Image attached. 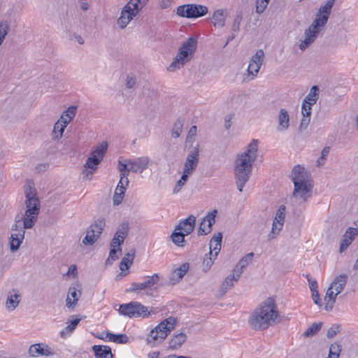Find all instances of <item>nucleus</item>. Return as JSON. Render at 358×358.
<instances>
[{
	"mask_svg": "<svg viewBox=\"0 0 358 358\" xmlns=\"http://www.w3.org/2000/svg\"><path fill=\"white\" fill-rule=\"evenodd\" d=\"M217 213V210H214L203 218L197 231L199 236L206 235L211 231L212 227L215 222Z\"/></svg>",
	"mask_w": 358,
	"mask_h": 358,
	"instance_id": "nucleus-13",
	"label": "nucleus"
},
{
	"mask_svg": "<svg viewBox=\"0 0 358 358\" xmlns=\"http://www.w3.org/2000/svg\"><path fill=\"white\" fill-rule=\"evenodd\" d=\"M187 236L184 232L180 230H176V228L171 235V239L177 246L182 247L185 242V236Z\"/></svg>",
	"mask_w": 358,
	"mask_h": 358,
	"instance_id": "nucleus-39",
	"label": "nucleus"
},
{
	"mask_svg": "<svg viewBox=\"0 0 358 358\" xmlns=\"http://www.w3.org/2000/svg\"><path fill=\"white\" fill-rule=\"evenodd\" d=\"M338 294H336V292L330 287L328 288L324 298L326 302L324 308L326 310L330 311L333 309Z\"/></svg>",
	"mask_w": 358,
	"mask_h": 358,
	"instance_id": "nucleus-36",
	"label": "nucleus"
},
{
	"mask_svg": "<svg viewBox=\"0 0 358 358\" xmlns=\"http://www.w3.org/2000/svg\"><path fill=\"white\" fill-rule=\"evenodd\" d=\"M312 105L313 104L308 103V102L303 101L301 107V113L303 116H310Z\"/></svg>",
	"mask_w": 358,
	"mask_h": 358,
	"instance_id": "nucleus-51",
	"label": "nucleus"
},
{
	"mask_svg": "<svg viewBox=\"0 0 358 358\" xmlns=\"http://www.w3.org/2000/svg\"><path fill=\"white\" fill-rule=\"evenodd\" d=\"M264 57V52L262 50H257L255 54L252 57L247 69L248 75L250 77V80L257 77L263 63Z\"/></svg>",
	"mask_w": 358,
	"mask_h": 358,
	"instance_id": "nucleus-12",
	"label": "nucleus"
},
{
	"mask_svg": "<svg viewBox=\"0 0 358 358\" xmlns=\"http://www.w3.org/2000/svg\"><path fill=\"white\" fill-rule=\"evenodd\" d=\"M184 121L182 120H178L174 125L173 128L171 131V136L173 138H178L180 136V133L182 132V129L183 127Z\"/></svg>",
	"mask_w": 358,
	"mask_h": 358,
	"instance_id": "nucleus-45",
	"label": "nucleus"
},
{
	"mask_svg": "<svg viewBox=\"0 0 358 358\" xmlns=\"http://www.w3.org/2000/svg\"><path fill=\"white\" fill-rule=\"evenodd\" d=\"M8 34V26L5 23H0V45Z\"/></svg>",
	"mask_w": 358,
	"mask_h": 358,
	"instance_id": "nucleus-53",
	"label": "nucleus"
},
{
	"mask_svg": "<svg viewBox=\"0 0 358 358\" xmlns=\"http://www.w3.org/2000/svg\"><path fill=\"white\" fill-rule=\"evenodd\" d=\"M173 0H161L160 7L163 9L168 8L171 6Z\"/></svg>",
	"mask_w": 358,
	"mask_h": 358,
	"instance_id": "nucleus-64",
	"label": "nucleus"
},
{
	"mask_svg": "<svg viewBox=\"0 0 358 358\" xmlns=\"http://www.w3.org/2000/svg\"><path fill=\"white\" fill-rule=\"evenodd\" d=\"M208 8L206 6L194 3H188L179 6L177 8L176 14L185 18H198L206 15Z\"/></svg>",
	"mask_w": 358,
	"mask_h": 358,
	"instance_id": "nucleus-9",
	"label": "nucleus"
},
{
	"mask_svg": "<svg viewBox=\"0 0 358 358\" xmlns=\"http://www.w3.org/2000/svg\"><path fill=\"white\" fill-rule=\"evenodd\" d=\"M319 88L317 86H313L308 94L304 99V102H308L310 104H315L318 99Z\"/></svg>",
	"mask_w": 358,
	"mask_h": 358,
	"instance_id": "nucleus-41",
	"label": "nucleus"
},
{
	"mask_svg": "<svg viewBox=\"0 0 358 358\" xmlns=\"http://www.w3.org/2000/svg\"><path fill=\"white\" fill-rule=\"evenodd\" d=\"M21 300V294L17 289H13L7 294L6 308L10 312L13 311L19 305Z\"/></svg>",
	"mask_w": 358,
	"mask_h": 358,
	"instance_id": "nucleus-19",
	"label": "nucleus"
},
{
	"mask_svg": "<svg viewBox=\"0 0 358 358\" xmlns=\"http://www.w3.org/2000/svg\"><path fill=\"white\" fill-rule=\"evenodd\" d=\"M243 19L242 12H238L234 17L231 25V30L233 32H238L240 31V24Z\"/></svg>",
	"mask_w": 358,
	"mask_h": 358,
	"instance_id": "nucleus-46",
	"label": "nucleus"
},
{
	"mask_svg": "<svg viewBox=\"0 0 358 358\" xmlns=\"http://www.w3.org/2000/svg\"><path fill=\"white\" fill-rule=\"evenodd\" d=\"M239 278V274H237L234 271L233 274L228 275L222 282L220 287L221 290L225 293L228 289H231L234 286V283L237 282Z\"/></svg>",
	"mask_w": 358,
	"mask_h": 358,
	"instance_id": "nucleus-35",
	"label": "nucleus"
},
{
	"mask_svg": "<svg viewBox=\"0 0 358 358\" xmlns=\"http://www.w3.org/2000/svg\"><path fill=\"white\" fill-rule=\"evenodd\" d=\"M352 241V238H348V237H345L344 235L343 238L340 244V252H342L344 250H345L348 248V247L351 244Z\"/></svg>",
	"mask_w": 358,
	"mask_h": 358,
	"instance_id": "nucleus-52",
	"label": "nucleus"
},
{
	"mask_svg": "<svg viewBox=\"0 0 358 358\" xmlns=\"http://www.w3.org/2000/svg\"><path fill=\"white\" fill-rule=\"evenodd\" d=\"M177 320L173 317H169L162 321L157 326L152 329L148 337L147 341L148 343H161L169 335V334L174 329Z\"/></svg>",
	"mask_w": 358,
	"mask_h": 358,
	"instance_id": "nucleus-7",
	"label": "nucleus"
},
{
	"mask_svg": "<svg viewBox=\"0 0 358 358\" xmlns=\"http://www.w3.org/2000/svg\"><path fill=\"white\" fill-rule=\"evenodd\" d=\"M215 259L213 256H210L208 254L206 255L202 264V269L204 272H207L211 268Z\"/></svg>",
	"mask_w": 358,
	"mask_h": 358,
	"instance_id": "nucleus-47",
	"label": "nucleus"
},
{
	"mask_svg": "<svg viewBox=\"0 0 358 358\" xmlns=\"http://www.w3.org/2000/svg\"><path fill=\"white\" fill-rule=\"evenodd\" d=\"M129 231V224L127 222H123L121 224L116 231L115 236L125 239Z\"/></svg>",
	"mask_w": 358,
	"mask_h": 358,
	"instance_id": "nucleus-44",
	"label": "nucleus"
},
{
	"mask_svg": "<svg viewBox=\"0 0 358 358\" xmlns=\"http://www.w3.org/2000/svg\"><path fill=\"white\" fill-rule=\"evenodd\" d=\"M124 238L117 237L114 235V237L110 243V248L120 247L124 243Z\"/></svg>",
	"mask_w": 358,
	"mask_h": 358,
	"instance_id": "nucleus-59",
	"label": "nucleus"
},
{
	"mask_svg": "<svg viewBox=\"0 0 358 358\" xmlns=\"http://www.w3.org/2000/svg\"><path fill=\"white\" fill-rule=\"evenodd\" d=\"M341 352V345L338 342L332 343L329 347V358H338Z\"/></svg>",
	"mask_w": 358,
	"mask_h": 358,
	"instance_id": "nucleus-42",
	"label": "nucleus"
},
{
	"mask_svg": "<svg viewBox=\"0 0 358 358\" xmlns=\"http://www.w3.org/2000/svg\"><path fill=\"white\" fill-rule=\"evenodd\" d=\"M80 318H76L71 321L70 324H69L66 327V329L69 332H72L76 327V326L80 322Z\"/></svg>",
	"mask_w": 358,
	"mask_h": 358,
	"instance_id": "nucleus-61",
	"label": "nucleus"
},
{
	"mask_svg": "<svg viewBox=\"0 0 358 358\" xmlns=\"http://www.w3.org/2000/svg\"><path fill=\"white\" fill-rule=\"evenodd\" d=\"M81 295V292L77 290L75 287H70L66 298V306L68 308H73Z\"/></svg>",
	"mask_w": 358,
	"mask_h": 358,
	"instance_id": "nucleus-30",
	"label": "nucleus"
},
{
	"mask_svg": "<svg viewBox=\"0 0 358 358\" xmlns=\"http://www.w3.org/2000/svg\"><path fill=\"white\" fill-rule=\"evenodd\" d=\"M279 314L275 299L270 297L262 302L248 319L250 327L254 330H264L274 325L278 320Z\"/></svg>",
	"mask_w": 358,
	"mask_h": 358,
	"instance_id": "nucleus-2",
	"label": "nucleus"
},
{
	"mask_svg": "<svg viewBox=\"0 0 358 358\" xmlns=\"http://www.w3.org/2000/svg\"><path fill=\"white\" fill-rule=\"evenodd\" d=\"M348 280V276L346 274H341L334 280L329 287L339 294L345 287Z\"/></svg>",
	"mask_w": 358,
	"mask_h": 358,
	"instance_id": "nucleus-23",
	"label": "nucleus"
},
{
	"mask_svg": "<svg viewBox=\"0 0 358 358\" xmlns=\"http://www.w3.org/2000/svg\"><path fill=\"white\" fill-rule=\"evenodd\" d=\"M329 153V148L325 147L323 148V150L321 152V156L317 161V164L318 166H320L324 164V161L326 159V157L328 156Z\"/></svg>",
	"mask_w": 358,
	"mask_h": 358,
	"instance_id": "nucleus-50",
	"label": "nucleus"
},
{
	"mask_svg": "<svg viewBox=\"0 0 358 358\" xmlns=\"http://www.w3.org/2000/svg\"><path fill=\"white\" fill-rule=\"evenodd\" d=\"M119 312L121 315L129 317H147L150 314L148 308L138 302H130L120 306Z\"/></svg>",
	"mask_w": 358,
	"mask_h": 358,
	"instance_id": "nucleus-11",
	"label": "nucleus"
},
{
	"mask_svg": "<svg viewBox=\"0 0 358 358\" xmlns=\"http://www.w3.org/2000/svg\"><path fill=\"white\" fill-rule=\"evenodd\" d=\"M341 331V326L338 324H334L327 331V337L328 338H334L338 333Z\"/></svg>",
	"mask_w": 358,
	"mask_h": 358,
	"instance_id": "nucleus-48",
	"label": "nucleus"
},
{
	"mask_svg": "<svg viewBox=\"0 0 358 358\" xmlns=\"http://www.w3.org/2000/svg\"><path fill=\"white\" fill-rule=\"evenodd\" d=\"M258 141L253 139L246 150L236 155L234 162V178L240 192L250 179L252 165L257 157Z\"/></svg>",
	"mask_w": 358,
	"mask_h": 358,
	"instance_id": "nucleus-1",
	"label": "nucleus"
},
{
	"mask_svg": "<svg viewBox=\"0 0 358 358\" xmlns=\"http://www.w3.org/2000/svg\"><path fill=\"white\" fill-rule=\"evenodd\" d=\"M196 217L194 215H190L186 219L180 221L179 224L176 226V229L180 230L185 234L189 235L194 231Z\"/></svg>",
	"mask_w": 358,
	"mask_h": 358,
	"instance_id": "nucleus-21",
	"label": "nucleus"
},
{
	"mask_svg": "<svg viewBox=\"0 0 358 358\" xmlns=\"http://www.w3.org/2000/svg\"><path fill=\"white\" fill-rule=\"evenodd\" d=\"M312 298L315 304L321 306V301L317 291L312 292Z\"/></svg>",
	"mask_w": 358,
	"mask_h": 358,
	"instance_id": "nucleus-62",
	"label": "nucleus"
},
{
	"mask_svg": "<svg viewBox=\"0 0 358 358\" xmlns=\"http://www.w3.org/2000/svg\"><path fill=\"white\" fill-rule=\"evenodd\" d=\"M254 257L253 252H250L245 255L238 263L236 268H234V272L237 274H241L243 273L244 268H245L248 265L252 262V258Z\"/></svg>",
	"mask_w": 358,
	"mask_h": 358,
	"instance_id": "nucleus-33",
	"label": "nucleus"
},
{
	"mask_svg": "<svg viewBox=\"0 0 358 358\" xmlns=\"http://www.w3.org/2000/svg\"><path fill=\"white\" fill-rule=\"evenodd\" d=\"M148 0H130L124 7L137 15Z\"/></svg>",
	"mask_w": 358,
	"mask_h": 358,
	"instance_id": "nucleus-29",
	"label": "nucleus"
},
{
	"mask_svg": "<svg viewBox=\"0 0 358 358\" xmlns=\"http://www.w3.org/2000/svg\"><path fill=\"white\" fill-rule=\"evenodd\" d=\"M187 335L185 333H178L175 334L169 341V348L176 350L180 348L185 342Z\"/></svg>",
	"mask_w": 358,
	"mask_h": 358,
	"instance_id": "nucleus-34",
	"label": "nucleus"
},
{
	"mask_svg": "<svg viewBox=\"0 0 358 358\" xmlns=\"http://www.w3.org/2000/svg\"><path fill=\"white\" fill-rule=\"evenodd\" d=\"M222 240V234L221 232H218L217 234H215L210 241V251L208 255L210 256H213L215 259L217 258V256L221 250Z\"/></svg>",
	"mask_w": 358,
	"mask_h": 358,
	"instance_id": "nucleus-22",
	"label": "nucleus"
},
{
	"mask_svg": "<svg viewBox=\"0 0 358 358\" xmlns=\"http://www.w3.org/2000/svg\"><path fill=\"white\" fill-rule=\"evenodd\" d=\"M29 353L32 357H49L55 354L52 348L43 343L31 345Z\"/></svg>",
	"mask_w": 358,
	"mask_h": 358,
	"instance_id": "nucleus-17",
	"label": "nucleus"
},
{
	"mask_svg": "<svg viewBox=\"0 0 358 358\" xmlns=\"http://www.w3.org/2000/svg\"><path fill=\"white\" fill-rule=\"evenodd\" d=\"M334 3L335 0H327L320 7L313 23L305 31V38L299 44L301 50H305L316 40L328 22Z\"/></svg>",
	"mask_w": 358,
	"mask_h": 358,
	"instance_id": "nucleus-3",
	"label": "nucleus"
},
{
	"mask_svg": "<svg viewBox=\"0 0 358 358\" xmlns=\"http://www.w3.org/2000/svg\"><path fill=\"white\" fill-rule=\"evenodd\" d=\"M131 159H124L123 161L118 162V169L120 172V178L122 180L129 182L128 176L130 171V164Z\"/></svg>",
	"mask_w": 358,
	"mask_h": 358,
	"instance_id": "nucleus-31",
	"label": "nucleus"
},
{
	"mask_svg": "<svg viewBox=\"0 0 358 358\" xmlns=\"http://www.w3.org/2000/svg\"><path fill=\"white\" fill-rule=\"evenodd\" d=\"M196 45L197 39L194 37H189L181 45L178 53L168 67V70L169 71H174L182 68L186 63L189 62L196 51Z\"/></svg>",
	"mask_w": 358,
	"mask_h": 358,
	"instance_id": "nucleus-6",
	"label": "nucleus"
},
{
	"mask_svg": "<svg viewBox=\"0 0 358 358\" xmlns=\"http://www.w3.org/2000/svg\"><path fill=\"white\" fill-rule=\"evenodd\" d=\"M278 125L277 127V130L278 131H284L288 129L289 127V116L288 112L284 109L281 108L278 117Z\"/></svg>",
	"mask_w": 358,
	"mask_h": 358,
	"instance_id": "nucleus-25",
	"label": "nucleus"
},
{
	"mask_svg": "<svg viewBox=\"0 0 358 358\" xmlns=\"http://www.w3.org/2000/svg\"><path fill=\"white\" fill-rule=\"evenodd\" d=\"M291 177L294 183L292 197L305 203L313 194V181L310 173L305 167L298 164L294 166Z\"/></svg>",
	"mask_w": 358,
	"mask_h": 358,
	"instance_id": "nucleus-4",
	"label": "nucleus"
},
{
	"mask_svg": "<svg viewBox=\"0 0 358 358\" xmlns=\"http://www.w3.org/2000/svg\"><path fill=\"white\" fill-rule=\"evenodd\" d=\"M227 11L224 9H218L213 12L212 15L213 24L215 27H224L226 22Z\"/></svg>",
	"mask_w": 358,
	"mask_h": 358,
	"instance_id": "nucleus-24",
	"label": "nucleus"
},
{
	"mask_svg": "<svg viewBox=\"0 0 358 358\" xmlns=\"http://www.w3.org/2000/svg\"><path fill=\"white\" fill-rule=\"evenodd\" d=\"M322 325V322L319 323H313L307 330L303 333V336L305 337H309L317 334L321 329Z\"/></svg>",
	"mask_w": 358,
	"mask_h": 358,
	"instance_id": "nucleus-43",
	"label": "nucleus"
},
{
	"mask_svg": "<svg viewBox=\"0 0 358 358\" xmlns=\"http://www.w3.org/2000/svg\"><path fill=\"white\" fill-rule=\"evenodd\" d=\"M134 250H131L130 252H128L125 255V256L122 259L120 263V269L122 271H124L129 268L130 265H131L134 258Z\"/></svg>",
	"mask_w": 358,
	"mask_h": 358,
	"instance_id": "nucleus-38",
	"label": "nucleus"
},
{
	"mask_svg": "<svg viewBox=\"0 0 358 358\" xmlns=\"http://www.w3.org/2000/svg\"><path fill=\"white\" fill-rule=\"evenodd\" d=\"M310 116H303L299 126V129L301 131L306 129L308 127L310 120Z\"/></svg>",
	"mask_w": 358,
	"mask_h": 358,
	"instance_id": "nucleus-60",
	"label": "nucleus"
},
{
	"mask_svg": "<svg viewBox=\"0 0 358 358\" xmlns=\"http://www.w3.org/2000/svg\"><path fill=\"white\" fill-rule=\"evenodd\" d=\"M117 192H115L114 195H113V202L114 206L120 205L121 203V202L123 199L124 195V194H122L121 193H117Z\"/></svg>",
	"mask_w": 358,
	"mask_h": 358,
	"instance_id": "nucleus-58",
	"label": "nucleus"
},
{
	"mask_svg": "<svg viewBox=\"0 0 358 358\" xmlns=\"http://www.w3.org/2000/svg\"><path fill=\"white\" fill-rule=\"evenodd\" d=\"M77 108L76 106H71L66 110H65L61 117L60 120L65 122V124L68 125V124L72 120V119L75 117L76 113Z\"/></svg>",
	"mask_w": 358,
	"mask_h": 358,
	"instance_id": "nucleus-40",
	"label": "nucleus"
},
{
	"mask_svg": "<svg viewBox=\"0 0 358 358\" xmlns=\"http://www.w3.org/2000/svg\"><path fill=\"white\" fill-rule=\"evenodd\" d=\"M128 184H129V182L122 181V178H120V180L117 184V186L115 192H118L117 193H121L122 194H124L126 187L128 185Z\"/></svg>",
	"mask_w": 358,
	"mask_h": 358,
	"instance_id": "nucleus-54",
	"label": "nucleus"
},
{
	"mask_svg": "<svg viewBox=\"0 0 358 358\" xmlns=\"http://www.w3.org/2000/svg\"><path fill=\"white\" fill-rule=\"evenodd\" d=\"M189 269V264L184 263L178 268L175 269L170 278V280L173 285L178 282L186 274Z\"/></svg>",
	"mask_w": 358,
	"mask_h": 358,
	"instance_id": "nucleus-26",
	"label": "nucleus"
},
{
	"mask_svg": "<svg viewBox=\"0 0 358 358\" xmlns=\"http://www.w3.org/2000/svg\"><path fill=\"white\" fill-rule=\"evenodd\" d=\"M66 124L65 122L59 119L55 124L53 130L52 131V138L53 140H59L64 131L65 128L66 127Z\"/></svg>",
	"mask_w": 358,
	"mask_h": 358,
	"instance_id": "nucleus-32",
	"label": "nucleus"
},
{
	"mask_svg": "<svg viewBox=\"0 0 358 358\" xmlns=\"http://www.w3.org/2000/svg\"><path fill=\"white\" fill-rule=\"evenodd\" d=\"M107 148L108 144L106 142H103L96 147V148L90 153V157L87 158L84 165V174L88 176L89 174L93 173V171L97 169L98 165L102 161Z\"/></svg>",
	"mask_w": 358,
	"mask_h": 358,
	"instance_id": "nucleus-8",
	"label": "nucleus"
},
{
	"mask_svg": "<svg viewBox=\"0 0 358 358\" xmlns=\"http://www.w3.org/2000/svg\"><path fill=\"white\" fill-rule=\"evenodd\" d=\"M159 280V275L157 273L153 274L152 276H148L147 279L143 282H132L131 287L127 289V292H138L143 289L151 287Z\"/></svg>",
	"mask_w": 358,
	"mask_h": 358,
	"instance_id": "nucleus-15",
	"label": "nucleus"
},
{
	"mask_svg": "<svg viewBox=\"0 0 358 358\" xmlns=\"http://www.w3.org/2000/svg\"><path fill=\"white\" fill-rule=\"evenodd\" d=\"M121 252L122 250L121 248H118L116 249V248H110V252H109V257L108 259V261L109 259H111L112 261H115L118 259V255H117V252Z\"/></svg>",
	"mask_w": 358,
	"mask_h": 358,
	"instance_id": "nucleus-57",
	"label": "nucleus"
},
{
	"mask_svg": "<svg viewBox=\"0 0 358 358\" xmlns=\"http://www.w3.org/2000/svg\"><path fill=\"white\" fill-rule=\"evenodd\" d=\"M96 358H113L111 349L107 345H95L92 347Z\"/></svg>",
	"mask_w": 358,
	"mask_h": 358,
	"instance_id": "nucleus-27",
	"label": "nucleus"
},
{
	"mask_svg": "<svg viewBox=\"0 0 358 358\" xmlns=\"http://www.w3.org/2000/svg\"><path fill=\"white\" fill-rule=\"evenodd\" d=\"M106 338H108V341H112L115 343L125 344L128 342V336L124 334H114L106 331Z\"/></svg>",
	"mask_w": 358,
	"mask_h": 358,
	"instance_id": "nucleus-37",
	"label": "nucleus"
},
{
	"mask_svg": "<svg viewBox=\"0 0 358 358\" xmlns=\"http://www.w3.org/2000/svg\"><path fill=\"white\" fill-rule=\"evenodd\" d=\"M285 206L283 205H281L278 209L273 221L271 234H278L281 231L285 222Z\"/></svg>",
	"mask_w": 358,
	"mask_h": 358,
	"instance_id": "nucleus-18",
	"label": "nucleus"
},
{
	"mask_svg": "<svg viewBox=\"0 0 358 358\" xmlns=\"http://www.w3.org/2000/svg\"><path fill=\"white\" fill-rule=\"evenodd\" d=\"M128 184H129V182L122 181V178H120V180L117 184V186L115 192H118L117 193H121L122 194H124L126 187L128 185Z\"/></svg>",
	"mask_w": 358,
	"mask_h": 358,
	"instance_id": "nucleus-55",
	"label": "nucleus"
},
{
	"mask_svg": "<svg viewBox=\"0 0 358 358\" xmlns=\"http://www.w3.org/2000/svg\"><path fill=\"white\" fill-rule=\"evenodd\" d=\"M48 167H49V164H48V163L40 164L38 166H36V171L38 173H41V172L45 171Z\"/></svg>",
	"mask_w": 358,
	"mask_h": 358,
	"instance_id": "nucleus-63",
	"label": "nucleus"
},
{
	"mask_svg": "<svg viewBox=\"0 0 358 358\" xmlns=\"http://www.w3.org/2000/svg\"><path fill=\"white\" fill-rule=\"evenodd\" d=\"M357 234H358V229L350 227L346 230L344 235L345 237H348V238H352V241H353V239L355 238V236Z\"/></svg>",
	"mask_w": 358,
	"mask_h": 358,
	"instance_id": "nucleus-56",
	"label": "nucleus"
},
{
	"mask_svg": "<svg viewBox=\"0 0 358 358\" xmlns=\"http://www.w3.org/2000/svg\"><path fill=\"white\" fill-rule=\"evenodd\" d=\"M27 229L28 228H24V227H20V232L12 233L9 241L10 250L11 252H16L19 249L24 238V229Z\"/></svg>",
	"mask_w": 358,
	"mask_h": 358,
	"instance_id": "nucleus-20",
	"label": "nucleus"
},
{
	"mask_svg": "<svg viewBox=\"0 0 358 358\" xmlns=\"http://www.w3.org/2000/svg\"><path fill=\"white\" fill-rule=\"evenodd\" d=\"M270 0H257L255 11L257 13H262L266 8Z\"/></svg>",
	"mask_w": 358,
	"mask_h": 358,
	"instance_id": "nucleus-49",
	"label": "nucleus"
},
{
	"mask_svg": "<svg viewBox=\"0 0 358 358\" xmlns=\"http://www.w3.org/2000/svg\"><path fill=\"white\" fill-rule=\"evenodd\" d=\"M27 210L24 222V228H33L40 212V202L36 196V189L28 182L24 187Z\"/></svg>",
	"mask_w": 358,
	"mask_h": 358,
	"instance_id": "nucleus-5",
	"label": "nucleus"
},
{
	"mask_svg": "<svg viewBox=\"0 0 358 358\" xmlns=\"http://www.w3.org/2000/svg\"><path fill=\"white\" fill-rule=\"evenodd\" d=\"M135 16L132 12L124 7L117 20V24L121 29H124Z\"/></svg>",
	"mask_w": 358,
	"mask_h": 358,
	"instance_id": "nucleus-28",
	"label": "nucleus"
},
{
	"mask_svg": "<svg viewBox=\"0 0 358 358\" xmlns=\"http://www.w3.org/2000/svg\"><path fill=\"white\" fill-rule=\"evenodd\" d=\"M199 157V150L198 146H196L187 155L184 164L183 171H186L187 173L192 174L197 167Z\"/></svg>",
	"mask_w": 358,
	"mask_h": 358,
	"instance_id": "nucleus-16",
	"label": "nucleus"
},
{
	"mask_svg": "<svg viewBox=\"0 0 358 358\" xmlns=\"http://www.w3.org/2000/svg\"><path fill=\"white\" fill-rule=\"evenodd\" d=\"M129 163L132 172L142 173L152 164V161L149 157L144 156L131 159Z\"/></svg>",
	"mask_w": 358,
	"mask_h": 358,
	"instance_id": "nucleus-14",
	"label": "nucleus"
},
{
	"mask_svg": "<svg viewBox=\"0 0 358 358\" xmlns=\"http://www.w3.org/2000/svg\"><path fill=\"white\" fill-rule=\"evenodd\" d=\"M106 226V220L104 217H99L87 229L86 236L83 240V243L85 245H93L100 237L103 228Z\"/></svg>",
	"mask_w": 358,
	"mask_h": 358,
	"instance_id": "nucleus-10",
	"label": "nucleus"
}]
</instances>
